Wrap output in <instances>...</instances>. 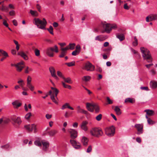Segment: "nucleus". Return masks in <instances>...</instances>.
Here are the masks:
<instances>
[{
  "label": "nucleus",
  "mask_w": 157,
  "mask_h": 157,
  "mask_svg": "<svg viewBox=\"0 0 157 157\" xmlns=\"http://www.w3.org/2000/svg\"><path fill=\"white\" fill-rule=\"evenodd\" d=\"M140 50L142 54L144 59H146L148 63H151L152 61V58L149 51L144 47L140 48Z\"/></svg>",
  "instance_id": "nucleus-1"
},
{
  "label": "nucleus",
  "mask_w": 157,
  "mask_h": 157,
  "mask_svg": "<svg viewBox=\"0 0 157 157\" xmlns=\"http://www.w3.org/2000/svg\"><path fill=\"white\" fill-rule=\"evenodd\" d=\"M86 106L88 110L90 112H93L94 110L95 113H98L99 112V107L97 105L95 104L86 103Z\"/></svg>",
  "instance_id": "nucleus-2"
},
{
  "label": "nucleus",
  "mask_w": 157,
  "mask_h": 157,
  "mask_svg": "<svg viewBox=\"0 0 157 157\" xmlns=\"http://www.w3.org/2000/svg\"><path fill=\"white\" fill-rule=\"evenodd\" d=\"M35 24L37 26L38 28L44 29H45L47 25V22L44 18L41 20L39 18H35L34 19Z\"/></svg>",
  "instance_id": "nucleus-3"
},
{
  "label": "nucleus",
  "mask_w": 157,
  "mask_h": 157,
  "mask_svg": "<svg viewBox=\"0 0 157 157\" xmlns=\"http://www.w3.org/2000/svg\"><path fill=\"white\" fill-rule=\"evenodd\" d=\"M91 134L93 136L99 137L102 136L103 132L102 130L99 128H93L90 130Z\"/></svg>",
  "instance_id": "nucleus-4"
},
{
  "label": "nucleus",
  "mask_w": 157,
  "mask_h": 157,
  "mask_svg": "<svg viewBox=\"0 0 157 157\" xmlns=\"http://www.w3.org/2000/svg\"><path fill=\"white\" fill-rule=\"evenodd\" d=\"M101 25L103 28L105 29V31L107 33H109L112 29H115L117 28L116 25L107 23L106 22L104 23H102Z\"/></svg>",
  "instance_id": "nucleus-5"
},
{
  "label": "nucleus",
  "mask_w": 157,
  "mask_h": 157,
  "mask_svg": "<svg viewBox=\"0 0 157 157\" xmlns=\"http://www.w3.org/2000/svg\"><path fill=\"white\" fill-rule=\"evenodd\" d=\"M53 52H55L56 53H58L59 52L58 47L56 45L54 46V48L50 47L46 50L47 54L51 57H52L54 56Z\"/></svg>",
  "instance_id": "nucleus-6"
},
{
  "label": "nucleus",
  "mask_w": 157,
  "mask_h": 157,
  "mask_svg": "<svg viewBox=\"0 0 157 157\" xmlns=\"http://www.w3.org/2000/svg\"><path fill=\"white\" fill-rule=\"evenodd\" d=\"M115 128L113 126L106 128L105 129V134L109 136H113L115 133Z\"/></svg>",
  "instance_id": "nucleus-7"
},
{
  "label": "nucleus",
  "mask_w": 157,
  "mask_h": 157,
  "mask_svg": "<svg viewBox=\"0 0 157 157\" xmlns=\"http://www.w3.org/2000/svg\"><path fill=\"white\" fill-rule=\"evenodd\" d=\"M83 69L88 71H92L94 70L95 66L90 62L88 61L85 63Z\"/></svg>",
  "instance_id": "nucleus-8"
},
{
  "label": "nucleus",
  "mask_w": 157,
  "mask_h": 157,
  "mask_svg": "<svg viewBox=\"0 0 157 157\" xmlns=\"http://www.w3.org/2000/svg\"><path fill=\"white\" fill-rule=\"evenodd\" d=\"M25 127L29 132H32L33 130H34V133H36L37 132L36 126L35 124L26 125L25 126Z\"/></svg>",
  "instance_id": "nucleus-9"
},
{
  "label": "nucleus",
  "mask_w": 157,
  "mask_h": 157,
  "mask_svg": "<svg viewBox=\"0 0 157 157\" xmlns=\"http://www.w3.org/2000/svg\"><path fill=\"white\" fill-rule=\"evenodd\" d=\"M32 78L29 75L28 76L27 79V86L33 91L34 90V86L31 84Z\"/></svg>",
  "instance_id": "nucleus-10"
},
{
  "label": "nucleus",
  "mask_w": 157,
  "mask_h": 157,
  "mask_svg": "<svg viewBox=\"0 0 157 157\" xmlns=\"http://www.w3.org/2000/svg\"><path fill=\"white\" fill-rule=\"evenodd\" d=\"M11 66H14L17 68V70L18 71L21 72L24 68V62H21L17 63V64H11Z\"/></svg>",
  "instance_id": "nucleus-11"
},
{
  "label": "nucleus",
  "mask_w": 157,
  "mask_h": 157,
  "mask_svg": "<svg viewBox=\"0 0 157 157\" xmlns=\"http://www.w3.org/2000/svg\"><path fill=\"white\" fill-rule=\"evenodd\" d=\"M68 132L71 134V140H74L77 136V132L75 130L70 129L68 130Z\"/></svg>",
  "instance_id": "nucleus-12"
},
{
  "label": "nucleus",
  "mask_w": 157,
  "mask_h": 157,
  "mask_svg": "<svg viewBox=\"0 0 157 157\" xmlns=\"http://www.w3.org/2000/svg\"><path fill=\"white\" fill-rule=\"evenodd\" d=\"M9 122L8 119L5 117L0 118V127H3L6 124H7Z\"/></svg>",
  "instance_id": "nucleus-13"
},
{
  "label": "nucleus",
  "mask_w": 157,
  "mask_h": 157,
  "mask_svg": "<svg viewBox=\"0 0 157 157\" xmlns=\"http://www.w3.org/2000/svg\"><path fill=\"white\" fill-rule=\"evenodd\" d=\"M157 19V14H150L146 18L147 22L152 21Z\"/></svg>",
  "instance_id": "nucleus-14"
},
{
  "label": "nucleus",
  "mask_w": 157,
  "mask_h": 157,
  "mask_svg": "<svg viewBox=\"0 0 157 157\" xmlns=\"http://www.w3.org/2000/svg\"><path fill=\"white\" fill-rule=\"evenodd\" d=\"M70 143L71 144L74 148L76 149H78L81 147V145L79 142H77L74 140H71Z\"/></svg>",
  "instance_id": "nucleus-15"
},
{
  "label": "nucleus",
  "mask_w": 157,
  "mask_h": 157,
  "mask_svg": "<svg viewBox=\"0 0 157 157\" xmlns=\"http://www.w3.org/2000/svg\"><path fill=\"white\" fill-rule=\"evenodd\" d=\"M41 143L43 146V150L45 151H47L49 146V143L45 140H41Z\"/></svg>",
  "instance_id": "nucleus-16"
},
{
  "label": "nucleus",
  "mask_w": 157,
  "mask_h": 157,
  "mask_svg": "<svg viewBox=\"0 0 157 157\" xmlns=\"http://www.w3.org/2000/svg\"><path fill=\"white\" fill-rule=\"evenodd\" d=\"M135 127L136 128L137 130L138 134H140L143 133V125L140 124H137L135 125Z\"/></svg>",
  "instance_id": "nucleus-17"
},
{
  "label": "nucleus",
  "mask_w": 157,
  "mask_h": 157,
  "mask_svg": "<svg viewBox=\"0 0 157 157\" xmlns=\"http://www.w3.org/2000/svg\"><path fill=\"white\" fill-rule=\"evenodd\" d=\"M11 119L14 123H17L18 125L21 124V122L20 118L18 117H17L15 116L13 117H11Z\"/></svg>",
  "instance_id": "nucleus-18"
},
{
  "label": "nucleus",
  "mask_w": 157,
  "mask_h": 157,
  "mask_svg": "<svg viewBox=\"0 0 157 157\" xmlns=\"http://www.w3.org/2000/svg\"><path fill=\"white\" fill-rule=\"evenodd\" d=\"M88 124V122L86 121H83L82 122L81 127L82 129L85 131H87L88 128L87 126V125Z\"/></svg>",
  "instance_id": "nucleus-19"
},
{
  "label": "nucleus",
  "mask_w": 157,
  "mask_h": 157,
  "mask_svg": "<svg viewBox=\"0 0 157 157\" xmlns=\"http://www.w3.org/2000/svg\"><path fill=\"white\" fill-rule=\"evenodd\" d=\"M1 54H2V57L0 59L1 61H3L6 58L9 57L8 53L6 51L2 50Z\"/></svg>",
  "instance_id": "nucleus-20"
},
{
  "label": "nucleus",
  "mask_w": 157,
  "mask_h": 157,
  "mask_svg": "<svg viewBox=\"0 0 157 157\" xmlns=\"http://www.w3.org/2000/svg\"><path fill=\"white\" fill-rule=\"evenodd\" d=\"M88 140L86 137L83 136L81 140V142L84 146H86L88 145Z\"/></svg>",
  "instance_id": "nucleus-21"
},
{
  "label": "nucleus",
  "mask_w": 157,
  "mask_h": 157,
  "mask_svg": "<svg viewBox=\"0 0 157 157\" xmlns=\"http://www.w3.org/2000/svg\"><path fill=\"white\" fill-rule=\"evenodd\" d=\"M67 108L71 110H73L74 109V108L70 106L68 103H65L64 105H63L61 108L63 110L65 108Z\"/></svg>",
  "instance_id": "nucleus-22"
},
{
  "label": "nucleus",
  "mask_w": 157,
  "mask_h": 157,
  "mask_svg": "<svg viewBox=\"0 0 157 157\" xmlns=\"http://www.w3.org/2000/svg\"><path fill=\"white\" fill-rule=\"evenodd\" d=\"M144 112L146 113L147 115H148V116H152L153 115L154 111L151 110L150 109H146L144 110Z\"/></svg>",
  "instance_id": "nucleus-23"
},
{
  "label": "nucleus",
  "mask_w": 157,
  "mask_h": 157,
  "mask_svg": "<svg viewBox=\"0 0 157 157\" xmlns=\"http://www.w3.org/2000/svg\"><path fill=\"white\" fill-rule=\"evenodd\" d=\"M57 132V131L56 130H52L48 132L49 136H53Z\"/></svg>",
  "instance_id": "nucleus-24"
},
{
  "label": "nucleus",
  "mask_w": 157,
  "mask_h": 157,
  "mask_svg": "<svg viewBox=\"0 0 157 157\" xmlns=\"http://www.w3.org/2000/svg\"><path fill=\"white\" fill-rule=\"evenodd\" d=\"M150 85L152 88H155L157 87V82L155 81H151Z\"/></svg>",
  "instance_id": "nucleus-25"
},
{
  "label": "nucleus",
  "mask_w": 157,
  "mask_h": 157,
  "mask_svg": "<svg viewBox=\"0 0 157 157\" xmlns=\"http://www.w3.org/2000/svg\"><path fill=\"white\" fill-rule=\"evenodd\" d=\"M114 110L115 112H116V114L117 115H120L121 114V109L118 107V106H116Z\"/></svg>",
  "instance_id": "nucleus-26"
},
{
  "label": "nucleus",
  "mask_w": 157,
  "mask_h": 157,
  "mask_svg": "<svg viewBox=\"0 0 157 157\" xmlns=\"http://www.w3.org/2000/svg\"><path fill=\"white\" fill-rule=\"evenodd\" d=\"M117 37L121 41H122L124 39V36L123 34H118L117 35Z\"/></svg>",
  "instance_id": "nucleus-27"
},
{
  "label": "nucleus",
  "mask_w": 157,
  "mask_h": 157,
  "mask_svg": "<svg viewBox=\"0 0 157 157\" xmlns=\"http://www.w3.org/2000/svg\"><path fill=\"white\" fill-rule=\"evenodd\" d=\"M49 70L52 76L56 74V71L54 67H50L49 68Z\"/></svg>",
  "instance_id": "nucleus-28"
},
{
  "label": "nucleus",
  "mask_w": 157,
  "mask_h": 157,
  "mask_svg": "<svg viewBox=\"0 0 157 157\" xmlns=\"http://www.w3.org/2000/svg\"><path fill=\"white\" fill-rule=\"evenodd\" d=\"M12 104L16 108H17L21 105V104L18 101H16L12 103Z\"/></svg>",
  "instance_id": "nucleus-29"
},
{
  "label": "nucleus",
  "mask_w": 157,
  "mask_h": 157,
  "mask_svg": "<svg viewBox=\"0 0 157 157\" xmlns=\"http://www.w3.org/2000/svg\"><path fill=\"white\" fill-rule=\"evenodd\" d=\"M18 55L21 56L25 59L27 60L28 58L27 55L23 52H21L18 53Z\"/></svg>",
  "instance_id": "nucleus-30"
},
{
  "label": "nucleus",
  "mask_w": 157,
  "mask_h": 157,
  "mask_svg": "<svg viewBox=\"0 0 157 157\" xmlns=\"http://www.w3.org/2000/svg\"><path fill=\"white\" fill-rule=\"evenodd\" d=\"M146 118L147 119V123L149 124H153L155 123V122L149 118L147 115H146Z\"/></svg>",
  "instance_id": "nucleus-31"
},
{
  "label": "nucleus",
  "mask_w": 157,
  "mask_h": 157,
  "mask_svg": "<svg viewBox=\"0 0 157 157\" xmlns=\"http://www.w3.org/2000/svg\"><path fill=\"white\" fill-rule=\"evenodd\" d=\"M77 112L79 113H84L87 116L89 115V113L87 111L82 109H80Z\"/></svg>",
  "instance_id": "nucleus-32"
},
{
  "label": "nucleus",
  "mask_w": 157,
  "mask_h": 157,
  "mask_svg": "<svg viewBox=\"0 0 157 157\" xmlns=\"http://www.w3.org/2000/svg\"><path fill=\"white\" fill-rule=\"evenodd\" d=\"M91 79V77L89 76H84L82 78V79L84 81L87 82L90 81Z\"/></svg>",
  "instance_id": "nucleus-33"
},
{
  "label": "nucleus",
  "mask_w": 157,
  "mask_h": 157,
  "mask_svg": "<svg viewBox=\"0 0 157 157\" xmlns=\"http://www.w3.org/2000/svg\"><path fill=\"white\" fill-rule=\"evenodd\" d=\"M61 52L60 55L59 56L60 58L64 57L65 56L67 52H65L61 48Z\"/></svg>",
  "instance_id": "nucleus-34"
},
{
  "label": "nucleus",
  "mask_w": 157,
  "mask_h": 157,
  "mask_svg": "<svg viewBox=\"0 0 157 157\" xmlns=\"http://www.w3.org/2000/svg\"><path fill=\"white\" fill-rule=\"evenodd\" d=\"M46 29L52 35H53V28L52 26H50L49 28H47Z\"/></svg>",
  "instance_id": "nucleus-35"
},
{
  "label": "nucleus",
  "mask_w": 157,
  "mask_h": 157,
  "mask_svg": "<svg viewBox=\"0 0 157 157\" xmlns=\"http://www.w3.org/2000/svg\"><path fill=\"white\" fill-rule=\"evenodd\" d=\"M64 81L68 83H72V81L71 80V79L70 78H66L64 77H63V78Z\"/></svg>",
  "instance_id": "nucleus-36"
},
{
  "label": "nucleus",
  "mask_w": 157,
  "mask_h": 157,
  "mask_svg": "<svg viewBox=\"0 0 157 157\" xmlns=\"http://www.w3.org/2000/svg\"><path fill=\"white\" fill-rule=\"evenodd\" d=\"M34 144L38 146L41 147L42 146L41 141H40L38 140H36L34 142Z\"/></svg>",
  "instance_id": "nucleus-37"
},
{
  "label": "nucleus",
  "mask_w": 157,
  "mask_h": 157,
  "mask_svg": "<svg viewBox=\"0 0 157 157\" xmlns=\"http://www.w3.org/2000/svg\"><path fill=\"white\" fill-rule=\"evenodd\" d=\"M30 13L32 15L34 16H37L38 15L37 12L36 11L30 10Z\"/></svg>",
  "instance_id": "nucleus-38"
},
{
  "label": "nucleus",
  "mask_w": 157,
  "mask_h": 157,
  "mask_svg": "<svg viewBox=\"0 0 157 157\" xmlns=\"http://www.w3.org/2000/svg\"><path fill=\"white\" fill-rule=\"evenodd\" d=\"M75 43H70L68 45L69 49L71 50H73L75 46Z\"/></svg>",
  "instance_id": "nucleus-39"
},
{
  "label": "nucleus",
  "mask_w": 157,
  "mask_h": 157,
  "mask_svg": "<svg viewBox=\"0 0 157 157\" xmlns=\"http://www.w3.org/2000/svg\"><path fill=\"white\" fill-rule=\"evenodd\" d=\"M51 89L52 90V92H53V94H58L59 92V90L56 88H54L53 87H51Z\"/></svg>",
  "instance_id": "nucleus-40"
},
{
  "label": "nucleus",
  "mask_w": 157,
  "mask_h": 157,
  "mask_svg": "<svg viewBox=\"0 0 157 157\" xmlns=\"http://www.w3.org/2000/svg\"><path fill=\"white\" fill-rule=\"evenodd\" d=\"M17 83L19 84L20 86L22 88H23V86H24L25 84L24 81L21 79L20 80L18 81L17 82Z\"/></svg>",
  "instance_id": "nucleus-41"
},
{
  "label": "nucleus",
  "mask_w": 157,
  "mask_h": 157,
  "mask_svg": "<svg viewBox=\"0 0 157 157\" xmlns=\"http://www.w3.org/2000/svg\"><path fill=\"white\" fill-rule=\"evenodd\" d=\"M133 101H134L132 99L130 98H128L126 99L124 101L125 103L129 102L132 103H133Z\"/></svg>",
  "instance_id": "nucleus-42"
},
{
  "label": "nucleus",
  "mask_w": 157,
  "mask_h": 157,
  "mask_svg": "<svg viewBox=\"0 0 157 157\" xmlns=\"http://www.w3.org/2000/svg\"><path fill=\"white\" fill-rule=\"evenodd\" d=\"M62 85L65 88H67L69 89H71V86L69 85L66 84L63 82H62Z\"/></svg>",
  "instance_id": "nucleus-43"
},
{
  "label": "nucleus",
  "mask_w": 157,
  "mask_h": 157,
  "mask_svg": "<svg viewBox=\"0 0 157 157\" xmlns=\"http://www.w3.org/2000/svg\"><path fill=\"white\" fill-rule=\"evenodd\" d=\"M102 117V114H99L96 117L95 119L97 121H99L101 120Z\"/></svg>",
  "instance_id": "nucleus-44"
},
{
  "label": "nucleus",
  "mask_w": 157,
  "mask_h": 157,
  "mask_svg": "<svg viewBox=\"0 0 157 157\" xmlns=\"http://www.w3.org/2000/svg\"><path fill=\"white\" fill-rule=\"evenodd\" d=\"M51 99L56 104H58V102L56 100L55 98L54 95L52 94L51 96Z\"/></svg>",
  "instance_id": "nucleus-45"
},
{
  "label": "nucleus",
  "mask_w": 157,
  "mask_h": 157,
  "mask_svg": "<svg viewBox=\"0 0 157 157\" xmlns=\"http://www.w3.org/2000/svg\"><path fill=\"white\" fill-rule=\"evenodd\" d=\"M31 116V113H29L25 115V118L26 119L29 120Z\"/></svg>",
  "instance_id": "nucleus-46"
},
{
  "label": "nucleus",
  "mask_w": 157,
  "mask_h": 157,
  "mask_svg": "<svg viewBox=\"0 0 157 157\" xmlns=\"http://www.w3.org/2000/svg\"><path fill=\"white\" fill-rule=\"evenodd\" d=\"M65 64L69 67H71L75 65V62H72L70 63H66Z\"/></svg>",
  "instance_id": "nucleus-47"
},
{
  "label": "nucleus",
  "mask_w": 157,
  "mask_h": 157,
  "mask_svg": "<svg viewBox=\"0 0 157 157\" xmlns=\"http://www.w3.org/2000/svg\"><path fill=\"white\" fill-rule=\"evenodd\" d=\"M34 52L36 56H38L40 55V51L37 49L36 48L34 50Z\"/></svg>",
  "instance_id": "nucleus-48"
},
{
  "label": "nucleus",
  "mask_w": 157,
  "mask_h": 157,
  "mask_svg": "<svg viewBox=\"0 0 157 157\" xmlns=\"http://www.w3.org/2000/svg\"><path fill=\"white\" fill-rule=\"evenodd\" d=\"M134 41L133 42V45L134 46H136L138 44V40L136 37L134 38Z\"/></svg>",
  "instance_id": "nucleus-49"
},
{
  "label": "nucleus",
  "mask_w": 157,
  "mask_h": 157,
  "mask_svg": "<svg viewBox=\"0 0 157 157\" xmlns=\"http://www.w3.org/2000/svg\"><path fill=\"white\" fill-rule=\"evenodd\" d=\"M2 10H5L6 11H8L9 10L8 8L7 7H5L3 5H2V8L1 9Z\"/></svg>",
  "instance_id": "nucleus-50"
},
{
  "label": "nucleus",
  "mask_w": 157,
  "mask_h": 157,
  "mask_svg": "<svg viewBox=\"0 0 157 157\" xmlns=\"http://www.w3.org/2000/svg\"><path fill=\"white\" fill-rule=\"evenodd\" d=\"M130 6L128 5L127 3H125L124 5V8L126 10H128L129 9Z\"/></svg>",
  "instance_id": "nucleus-51"
},
{
  "label": "nucleus",
  "mask_w": 157,
  "mask_h": 157,
  "mask_svg": "<svg viewBox=\"0 0 157 157\" xmlns=\"http://www.w3.org/2000/svg\"><path fill=\"white\" fill-rule=\"evenodd\" d=\"M57 75L59 76L60 77L62 78H63V77H64L63 76L62 73L61 72H60L59 71H58L57 72Z\"/></svg>",
  "instance_id": "nucleus-52"
},
{
  "label": "nucleus",
  "mask_w": 157,
  "mask_h": 157,
  "mask_svg": "<svg viewBox=\"0 0 157 157\" xmlns=\"http://www.w3.org/2000/svg\"><path fill=\"white\" fill-rule=\"evenodd\" d=\"M79 53L78 51L77 50H75L72 52V55L73 56H76Z\"/></svg>",
  "instance_id": "nucleus-53"
},
{
  "label": "nucleus",
  "mask_w": 157,
  "mask_h": 157,
  "mask_svg": "<svg viewBox=\"0 0 157 157\" xmlns=\"http://www.w3.org/2000/svg\"><path fill=\"white\" fill-rule=\"evenodd\" d=\"M92 151V146L91 145H90L88 146L86 151L87 153H90Z\"/></svg>",
  "instance_id": "nucleus-54"
},
{
  "label": "nucleus",
  "mask_w": 157,
  "mask_h": 157,
  "mask_svg": "<svg viewBox=\"0 0 157 157\" xmlns=\"http://www.w3.org/2000/svg\"><path fill=\"white\" fill-rule=\"evenodd\" d=\"M36 8L38 11L39 12H41V6L39 4H37L36 5Z\"/></svg>",
  "instance_id": "nucleus-55"
},
{
  "label": "nucleus",
  "mask_w": 157,
  "mask_h": 157,
  "mask_svg": "<svg viewBox=\"0 0 157 157\" xmlns=\"http://www.w3.org/2000/svg\"><path fill=\"white\" fill-rule=\"evenodd\" d=\"M140 89L142 90H145L146 91L149 90V89L147 86L141 87H140Z\"/></svg>",
  "instance_id": "nucleus-56"
},
{
  "label": "nucleus",
  "mask_w": 157,
  "mask_h": 157,
  "mask_svg": "<svg viewBox=\"0 0 157 157\" xmlns=\"http://www.w3.org/2000/svg\"><path fill=\"white\" fill-rule=\"evenodd\" d=\"M9 147V144H6V145L2 146L1 147L2 148L7 149Z\"/></svg>",
  "instance_id": "nucleus-57"
},
{
  "label": "nucleus",
  "mask_w": 157,
  "mask_h": 157,
  "mask_svg": "<svg viewBox=\"0 0 157 157\" xmlns=\"http://www.w3.org/2000/svg\"><path fill=\"white\" fill-rule=\"evenodd\" d=\"M9 14L10 16H14L15 15V12L14 10H12L9 12Z\"/></svg>",
  "instance_id": "nucleus-58"
},
{
  "label": "nucleus",
  "mask_w": 157,
  "mask_h": 157,
  "mask_svg": "<svg viewBox=\"0 0 157 157\" xmlns=\"http://www.w3.org/2000/svg\"><path fill=\"white\" fill-rule=\"evenodd\" d=\"M52 115H50L48 114H47L45 115V117L48 119H49L51 118L52 117Z\"/></svg>",
  "instance_id": "nucleus-59"
},
{
  "label": "nucleus",
  "mask_w": 157,
  "mask_h": 157,
  "mask_svg": "<svg viewBox=\"0 0 157 157\" xmlns=\"http://www.w3.org/2000/svg\"><path fill=\"white\" fill-rule=\"evenodd\" d=\"M81 48L80 45H78L76 47V50L79 51V52H80V51Z\"/></svg>",
  "instance_id": "nucleus-60"
},
{
  "label": "nucleus",
  "mask_w": 157,
  "mask_h": 157,
  "mask_svg": "<svg viewBox=\"0 0 157 157\" xmlns=\"http://www.w3.org/2000/svg\"><path fill=\"white\" fill-rule=\"evenodd\" d=\"M107 101L109 104H112L113 103V102L108 97H107Z\"/></svg>",
  "instance_id": "nucleus-61"
},
{
  "label": "nucleus",
  "mask_w": 157,
  "mask_h": 157,
  "mask_svg": "<svg viewBox=\"0 0 157 157\" xmlns=\"http://www.w3.org/2000/svg\"><path fill=\"white\" fill-rule=\"evenodd\" d=\"M61 48L65 52H67V51L69 49V47L68 45L66 47H65L64 48L62 47Z\"/></svg>",
  "instance_id": "nucleus-62"
},
{
  "label": "nucleus",
  "mask_w": 157,
  "mask_h": 157,
  "mask_svg": "<svg viewBox=\"0 0 157 157\" xmlns=\"http://www.w3.org/2000/svg\"><path fill=\"white\" fill-rule=\"evenodd\" d=\"M3 24L6 27H8V24L7 23V22H6V21L4 20H3Z\"/></svg>",
  "instance_id": "nucleus-63"
},
{
  "label": "nucleus",
  "mask_w": 157,
  "mask_h": 157,
  "mask_svg": "<svg viewBox=\"0 0 157 157\" xmlns=\"http://www.w3.org/2000/svg\"><path fill=\"white\" fill-rule=\"evenodd\" d=\"M95 39L96 40H99V41H101V40H102L101 39V37L99 36H97L96 37V38H95Z\"/></svg>",
  "instance_id": "nucleus-64"
}]
</instances>
